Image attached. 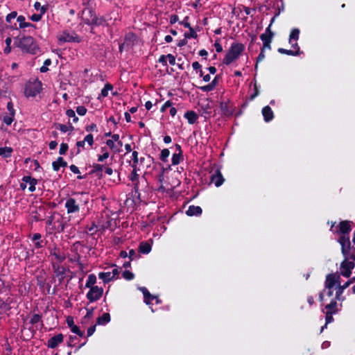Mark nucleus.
<instances>
[{
	"label": "nucleus",
	"instance_id": "1",
	"mask_svg": "<svg viewBox=\"0 0 355 355\" xmlns=\"http://www.w3.org/2000/svg\"><path fill=\"white\" fill-rule=\"evenodd\" d=\"M14 45L24 53L36 55L40 52V48L32 36H22L15 38Z\"/></svg>",
	"mask_w": 355,
	"mask_h": 355
},
{
	"label": "nucleus",
	"instance_id": "2",
	"mask_svg": "<svg viewBox=\"0 0 355 355\" xmlns=\"http://www.w3.org/2000/svg\"><path fill=\"white\" fill-rule=\"evenodd\" d=\"M245 50V46L242 43L233 42L225 54L223 63L227 66L236 60Z\"/></svg>",
	"mask_w": 355,
	"mask_h": 355
},
{
	"label": "nucleus",
	"instance_id": "3",
	"mask_svg": "<svg viewBox=\"0 0 355 355\" xmlns=\"http://www.w3.org/2000/svg\"><path fill=\"white\" fill-rule=\"evenodd\" d=\"M82 19L84 23L89 26H102L106 22L104 17H97L94 10L91 8H85L83 10Z\"/></svg>",
	"mask_w": 355,
	"mask_h": 355
},
{
	"label": "nucleus",
	"instance_id": "4",
	"mask_svg": "<svg viewBox=\"0 0 355 355\" xmlns=\"http://www.w3.org/2000/svg\"><path fill=\"white\" fill-rule=\"evenodd\" d=\"M352 221L350 220H341L337 226V230H334V227L336 225V222H331L330 230L335 234H339L340 236H345V237H349V233L352 230Z\"/></svg>",
	"mask_w": 355,
	"mask_h": 355
},
{
	"label": "nucleus",
	"instance_id": "5",
	"mask_svg": "<svg viewBox=\"0 0 355 355\" xmlns=\"http://www.w3.org/2000/svg\"><path fill=\"white\" fill-rule=\"evenodd\" d=\"M42 82L37 79L29 81L25 86L24 94L26 97H35L39 94L42 88Z\"/></svg>",
	"mask_w": 355,
	"mask_h": 355
},
{
	"label": "nucleus",
	"instance_id": "6",
	"mask_svg": "<svg viewBox=\"0 0 355 355\" xmlns=\"http://www.w3.org/2000/svg\"><path fill=\"white\" fill-rule=\"evenodd\" d=\"M338 242L341 246V252L343 257L345 259H349V255L352 254L351 252H355V248L351 245L349 237L340 236Z\"/></svg>",
	"mask_w": 355,
	"mask_h": 355
},
{
	"label": "nucleus",
	"instance_id": "7",
	"mask_svg": "<svg viewBox=\"0 0 355 355\" xmlns=\"http://www.w3.org/2000/svg\"><path fill=\"white\" fill-rule=\"evenodd\" d=\"M89 290L86 295V297L90 303L98 301L103 296V288L102 287L97 286L89 287Z\"/></svg>",
	"mask_w": 355,
	"mask_h": 355
},
{
	"label": "nucleus",
	"instance_id": "8",
	"mask_svg": "<svg viewBox=\"0 0 355 355\" xmlns=\"http://www.w3.org/2000/svg\"><path fill=\"white\" fill-rule=\"evenodd\" d=\"M28 237L33 243L35 249L43 248L48 243V241L40 233L31 234Z\"/></svg>",
	"mask_w": 355,
	"mask_h": 355
},
{
	"label": "nucleus",
	"instance_id": "9",
	"mask_svg": "<svg viewBox=\"0 0 355 355\" xmlns=\"http://www.w3.org/2000/svg\"><path fill=\"white\" fill-rule=\"evenodd\" d=\"M221 115L225 117H230L233 115L234 107L230 100L220 102Z\"/></svg>",
	"mask_w": 355,
	"mask_h": 355
},
{
	"label": "nucleus",
	"instance_id": "10",
	"mask_svg": "<svg viewBox=\"0 0 355 355\" xmlns=\"http://www.w3.org/2000/svg\"><path fill=\"white\" fill-rule=\"evenodd\" d=\"M355 263L354 261H349V259H345L341 263L340 268L341 275L345 277H349L352 275V270L354 268Z\"/></svg>",
	"mask_w": 355,
	"mask_h": 355
},
{
	"label": "nucleus",
	"instance_id": "11",
	"mask_svg": "<svg viewBox=\"0 0 355 355\" xmlns=\"http://www.w3.org/2000/svg\"><path fill=\"white\" fill-rule=\"evenodd\" d=\"M340 277L337 273H330L326 276L324 286L328 290L331 289L336 284H339Z\"/></svg>",
	"mask_w": 355,
	"mask_h": 355
},
{
	"label": "nucleus",
	"instance_id": "12",
	"mask_svg": "<svg viewBox=\"0 0 355 355\" xmlns=\"http://www.w3.org/2000/svg\"><path fill=\"white\" fill-rule=\"evenodd\" d=\"M65 208L68 214L77 213L80 211L79 205L77 203L76 200L73 198H69L67 200Z\"/></svg>",
	"mask_w": 355,
	"mask_h": 355
},
{
	"label": "nucleus",
	"instance_id": "13",
	"mask_svg": "<svg viewBox=\"0 0 355 355\" xmlns=\"http://www.w3.org/2000/svg\"><path fill=\"white\" fill-rule=\"evenodd\" d=\"M64 340V336L62 334H58L51 338L47 343V347L51 349L56 348Z\"/></svg>",
	"mask_w": 355,
	"mask_h": 355
},
{
	"label": "nucleus",
	"instance_id": "14",
	"mask_svg": "<svg viewBox=\"0 0 355 355\" xmlns=\"http://www.w3.org/2000/svg\"><path fill=\"white\" fill-rule=\"evenodd\" d=\"M52 268L55 276L59 279L60 283L65 278L66 268L60 265L52 263Z\"/></svg>",
	"mask_w": 355,
	"mask_h": 355
},
{
	"label": "nucleus",
	"instance_id": "15",
	"mask_svg": "<svg viewBox=\"0 0 355 355\" xmlns=\"http://www.w3.org/2000/svg\"><path fill=\"white\" fill-rule=\"evenodd\" d=\"M225 181V179L219 168L216 169L211 176V182L215 184L216 187L221 186Z\"/></svg>",
	"mask_w": 355,
	"mask_h": 355
},
{
	"label": "nucleus",
	"instance_id": "16",
	"mask_svg": "<svg viewBox=\"0 0 355 355\" xmlns=\"http://www.w3.org/2000/svg\"><path fill=\"white\" fill-rule=\"evenodd\" d=\"M221 78L220 75H216L213 80L207 85L201 86L199 89L204 92H209L213 91L218 84L219 79Z\"/></svg>",
	"mask_w": 355,
	"mask_h": 355
},
{
	"label": "nucleus",
	"instance_id": "17",
	"mask_svg": "<svg viewBox=\"0 0 355 355\" xmlns=\"http://www.w3.org/2000/svg\"><path fill=\"white\" fill-rule=\"evenodd\" d=\"M41 212H42L44 214H45L44 207L42 206H40L35 211H32L31 213L32 220L35 222L43 220L44 216L42 215Z\"/></svg>",
	"mask_w": 355,
	"mask_h": 355
},
{
	"label": "nucleus",
	"instance_id": "18",
	"mask_svg": "<svg viewBox=\"0 0 355 355\" xmlns=\"http://www.w3.org/2000/svg\"><path fill=\"white\" fill-rule=\"evenodd\" d=\"M103 167H104L103 164L94 163L93 164L92 169L90 171L89 174L94 175L95 177L98 179H101L103 177Z\"/></svg>",
	"mask_w": 355,
	"mask_h": 355
},
{
	"label": "nucleus",
	"instance_id": "19",
	"mask_svg": "<svg viewBox=\"0 0 355 355\" xmlns=\"http://www.w3.org/2000/svg\"><path fill=\"white\" fill-rule=\"evenodd\" d=\"M59 40L60 42H80L79 37L76 34L73 35L66 32L63 33V34L60 37Z\"/></svg>",
	"mask_w": 355,
	"mask_h": 355
},
{
	"label": "nucleus",
	"instance_id": "20",
	"mask_svg": "<svg viewBox=\"0 0 355 355\" xmlns=\"http://www.w3.org/2000/svg\"><path fill=\"white\" fill-rule=\"evenodd\" d=\"M21 180L22 182L28 184V190L30 192H33L35 191V186L37 184V180L30 175H26L24 176Z\"/></svg>",
	"mask_w": 355,
	"mask_h": 355
},
{
	"label": "nucleus",
	"instance_id": "21",
	"mask_svg": "<svg viewBox=\"0 0 355 355\" xmlns=\"http://www.w3.org/2000/svg\"><path fill=\"white\" fill-rule=\"evenodd\" d=\"M139 290L142 292L144 295V301L146 304H150L151 302L157 299V297L155 295H153L150 294V293L148 291V290L146 287H140ZM158 301V300H157Z\"/></svg>",
	"mask_w": 355,
	"mask_h": 355
},
{
	"label": "nucleus",
	"instance_id": "22",
	"mask_svg": "<svg viewBox=\"0 0 355 355\" xmlns=\"http://www.w3.org/2000/svg\"><path fill=\"white\" fill-rule=\"evenodd\" d=\"M262 114L266 122H269L274 118L273 112L269 105H266L262 108Z\"/></svg>",
	"mask_w": 355,
	"mask_h": 355
},
{
	"label": "nucleus",
	"instance_id": "23",
	"mask_svg": "<svg viewBox=\"0 0 355 355\" xmlns=\"http://www.w3.org/2000/svg\"><path fill=\"white\" fill-rule=\"evenodd\" d=\"M12 302V299L10 297H8L6 300L0 298V310L2 313H7L11 309V303Z\"/></svg>",
	"mask_w": 355,
	"mask_h": 355
},
{
	"label": "nucleus",
	"instance_id": "24",
	"mask_svg": "<svg viewBox=\"0 0 355 355\" xmlns=\"http://www.w3.org/2000/svg\"><path fill=\"white\" fill-rule=\"evenodd\" d=\"M50 254L51 256H54L55 258L60 262L62 263L66 259L65 254L62 252L60 248L55 247L52 248L50 251Z\"/></svg>",
	"mask_w": 355,
	"mask_h": 355
},
{
	"label": "nucleus",
	"instance_id": "25",
	"mask_svg": "<svg viewBox=\"0 0 355 355\" xmlns=\"http://www.w3.org/2000/svg\"><path fill=\"white\" fill-rule=\"evenodd\" d=\"M202 212V209L200 206L190 205L186 211L189 216H200Z\"/></svg>",
	"mask_w": 355,
	"mask_h": 355
},
{
	"label": "nucleus",
	"instance_id": "26",
	"mask_svg": "<svg viewBox=\"0 0 355 355\" xmlns=\"http://www.w3.org/2000/svg\"><path fill=\"white\" fill-rule=\"evenodd\" d=\"M67 166V162L64 161L62 157H58L57 159L52 163L53 171H58L60 167Z\"/></svg>",
	"mask_w": 355,
	"mask_h": 355
},
{
	"label": "nucleus",
	"instance_id": "27",
	"mask_svg": "<svg viewBox=\"0 0 355 355\" xmlns=\"http://www.w3.org/2000/svg\"><path fill=\"white\" fill-rule=\"evenodd\" d=\"M184 116L187 119L189 124H194L198 119V115L193 110L186 112Z\"/></svg>",
	"mask_w": 355,
	"mask_h": 355
},
{
	"label": "nucleus",
	"instance_id": "28",
	"mask_svg": "<svg viewBox=\"0 0 355 355\" xmlns=\"http://www.w3.org/2000/svg\"><path fill=\"white\" fill-rule=\"evenodd\" d=\"M56 223H58V226L55 225V230H56L58 232H64L65 229L69 226L68 223L67 221H64V219L61 216H59L57 218Z\"/></svg>",
	"mask_w": 355,
	"mask_h": 355
},
{
	"label": "nucleus",
	"instance_id": "29",
	"mask_svg": "<svg viewBox=\"0 0 355 355\" xmlns=\"http://www.w3.org/2000/svg\"><path fill=\"white\" fill-rule=\"evenodd\" d=\"M111 318L108 313H104L101 316L96 318L97 325H105L110 322Z\"/></svg>",
	"mask_w": 355,
	"mask_h": 355
},
{
	"label": "nucleus",
	"instance_id": "30",
	"mask_svg": "<svg viewBox=\"0 0 355 355\" xmlns=\"http://www.w3.org/2000/svg\"><path fill=\"white\" fill-rule=\"evenodd\" d=\"M151 245L146 241L141 242L139 245V252L144 254H148L151 251Z\"/></svg>",
	"mask_w": 355,
	"mask_h": 355
},
{
	"label": "nucleus",
	"instance_id": "31",
	"mask_svg": "<svg viewBox=\"0 0 355 355\" xmlns=\"http://www.w3.org/2000/svg\"><path fill=\"white\" fill-rule=\"evenodd\" d=\"M274 20H275V17H273L271 19L269 26L266 28L265 33H262L260 35V38H263V37H265L266 38H269V39L273 38L275 33L271 30V25L273 23Z\"/></svg>",
	"mask_w": 355,
	"mask_h": 355
},
{
	"label": "nucleus",
	"instance_id": "32",
	"mask_svg": "<svg viewBox=\"0 0 355 355\" xmlns=\"http://www.w3.org/2000/svg\"><path fill=\"white\" fill-rule=\"evenodd\" d=\"M26 18L23 15H19L17 18V21L19 23V26L20 28H24L26 27H35V26L31 23L26 22Z\"/></svg>",
	"mask_w": 355,
	"mask_h": 355
},
{
	"label": "nucleus",
	"instance_id": "33",
	"mask_svg": "<svg viewBox=\"0 0 355 355\" xmlns=\"http://www.w3.org/2000/svg\"><path fill=\"white\" fill-rule=\"evenodd\" d=\"M48 9V5L42 6L41 7V12L40 14H33L30 17V19L33 21H39L41 20L42 15L46 12Z\"/></svg>",
	"mask_w": 355,
	"mask_h": 355
},
{
	"label": "nucleus",
	"instance_id": "34",
	"mask_svg": "<svg viewBox=\"0 0 355 355\" xmlns=\"http://www.w3.org/2000/svg\"><path fill=\"white\" fill-rule=\"evenodd\" d=\"M13 149L11 147H1L0 148V156L3 158H9L12 156Z\"/></svg>",
	"mask_w": 355,
	"mask_h": 355
},
{
	"label": "nucleus",
	"instance_id": "35",
	"mask_svg": "<svg viewBox=\"0 0 355 355\" xmlns=\"http://www.w3.org/2000/svg\"><path fill=\"white\" fill-rule=\"evenodd\" d=\"M350 286V282H346L343 285L338 284V287L336 288V299L339 300L340 296L343 293L344 290L348 288Z\"/></svg>",
	"mask_w": 355,
	"mask_h": 355
},
{
	"label": "nucleus",
	"instance_id": "36",
	"mask_svg": "<svg viewBox=\"0 0 355 355\" xmlns=\"http://www.w3.org/2000/svg\"><path fill=\"white\" fill-rule=\"evenodd\" d=\"M98 278L101 279L104 284H107L112 281L110 272H101L98 273Z\"/></svg>",
	"mask_w": 355,
	"mask_h": 355
},
{
	"label": "nucleus",
	"instance_id": "37",
	"mask_svg": "<svg viewBox=\"0 0 355 355\" xmlns=\"http://www.w3.org/2000/svg\"><path fill=\"white\" fill-rule=\"evenodd\" d=\"M300 36V30L298 28H293L289 35V43L292 44L293 41H297Z\"/></svg>",
	"mask_w": 355,
	"mask_h": 355
},
{
	"label": "nucleus",
	"instance_id": "38",
	"mask_svg": "<svg viewBox=\"0 0 355 355\" xmlns=\"http://www.w3.org/2000/svg\"><path fill=\"white\" fill-rule=\"evenodd\" d=\"M96 283V276L94 274H90L88 275L87 280L85 284V287H92L96 286L95 284Z\"/></svg>",
	"mask_w": 355,
	"mask_h": 355
},
{
	"label": "nucleus",
	"instance_id": "39",
	"mask_svg": "<svg viewBox=\"0 0 355 355\" xmlns=\"http://www.w3.org/2000/svg\"><path fill=\"white\" fill-rule=\"evenodd\" d=\"M183 160V154L181 153H173L172 155L171 162L172 165L175 166L180 163Z\"/></svg>",
	"mask_w": 355,
	"mask_h": 355
},
{
	"label": "nucleus",
	"instance_id": "40",
	"mask_svg": "<svg viewBox=\"0 0 355 355\" xmlns=\"http://www.w3.org/2000/svg\"><path fill=\"white\" fill-rule=\"evenodd\" d=\"M326 311H334V314L338 312L337 302L336 300H331L330 304L325 306Z\"/></svg>",
	"mask_w": 355,
	"mask_h": 355
},
{
	"label": "nucleus",
	"instance_id": "41",
	"mask_svg": "<svg viewBox=\"0 0 355 355\" xmlns=\"http://www.w3.org/2000/svg\"><path fill=\"white\" fill-rule=\"evenodd\" d=\"M34 254H35L34 249L29 250L25 247L24 251L22 252L23 259L25 261H28L30 259L31 257H33Z\"/></svg>",
	"mask_w": 355,
	"mask_h": 355
},
{
	"label": "nucleus",
	"instance_id": "42",
	"mask_svg": "<svg viewBox=\"0 0 355 355\" xmlns=\"http://www.w3.org/2000/svg\"><path fill=\"white\" fill-rule=\"evenodd\" d=\"M277 51L281 54H285L288 55L296 56L299 55V53L297 51L288 50L284 48H279Z\"/></svg>",
	"mask_w": 355,
	"mask_h": 355
},
{
	"label": "nucleus",
	"instance_id": "43",
	"mask_svg": "<svg viewBox=\"0 0 355 355\" xmlns=\"http://www.w3.org/2000/svg\"><path fill=\"white\" fill-rule=\"evenodd\" d=\"M263 42V46L261 49H263L264 51L265 49H271V42L272 39L266 38L263 37V38H260Z\"/></svg>",
	"mask_w": 355,
	"mask_h": 355
},
{
	"label": "nucleus",
	"instance_id": "44",
	"mask_svg": "<svg viewBox=\"0 0 355 355\" xmlns=\"http://www.w3.org/2000/svg\"><path fill=\"white\" fill-rule=\"evenodd\" d=\"M101 151L103 152V153L102 155H99L98 156V162H104L106 159H107L109 157V153L107 151V149L105 147H102L101 148Z\"/></svg>",
	"mask_w": 355,
	"mask_h": 355
},
{
	"label": "nucleus",
	"instance_id": "45",
	"mask_svg": "<svg viewBox=\"0 0 355 355\" xmlns=\"http://www.w3.org/2000/svg\"><path fill=\"white\" fill-rule=\"evenodd\" d=\"M170 155V151L168 148H164L161 151L159 155V159L162 162H166L168 160V157Z\"/></svg>",
	"mask_w": 355,
	"mask_h": 355
},
{
	"label": "nucleus",
	"instance_id": "46",
	"mask_svg": "<svg viewBox=\"0 0 355 355\" xmlns=\"http://www.w3.org/2000/svg\"><path fill=\"white\" fill-rule=\"evenodd\" d=\"M113 86L110 83H107L101 89V95L103 97H106L108 95V92L112 90Z\"/></svg>",
	"mask_w": 355,
	"mask_h": 355
},
{
	"label": "nucleus",
	"instance_id": "47",
	"mask_svg": "<svg viewBox=\"0 0 355 355\" xmlns=\"http://www.w3.org/2000/svg\"><path fill=\"white\" fill-rule=\"evenodd\" d=\"M66 115L69 118H72L73 123H77L78 121V120H79L78 117L76 116L75 112L72 109H68L66 111Z\"/></svg>",
	"mask_w": 355,
	"mask_h": 355
},
{
	"label": "nucleus",
	"instance_id": "48",
	"mask_svg": "<svg viewBox=\"0 0 355 355\" xmlns=\"http://www.w3.org/2000/svg\"><path fill=\"white\" fill-rule=\"evenodd\" d=\"M138 152L137 151H133L132 154V164H131V166L132 168H137V164H139V157H138Z\"/></svg>",
	"mask_w": 355,
	"mask_h": 355
},
{
	"label": "nucleus",
	"instance_id": "49",
	"mask_svg": "<svg viewBox=\"0 0 355 355\" xmlns=\"http://www.w3.org/2000/svg\"><path fill=\"white\" fill-rule=\"evenodd\" d=\"M133 168V170L131 172V173L130 174V175L128 176V178H129L130 180H131L132 182H135L136 181L138 182L139 176L137 173V168Z\"/></svg>",
	"mask_w": 355,
	"mask_h": 355
},
{
	"label": "nucleus",
	"instance_id": "50",
	"mask_svg": "<svg viewBox=\"0 0 355 355\" xmlns=\"http://www.w3.org/2000/svg\"><path fill=\"white\" fill-rule=\"evenodd\" d=\"M51 64V60L48 58L46 59L44 62V65L40 67V71L41 73H46L49 71L48 66Z\"/></svg>",
	"mask_w": 355,
	"mask_h": 355
},
{
	"label": "nucleus",
	"instance_id": "51",
	"mask_svg": "<svg viewBox=\"0 0 355 355\" xmlns=\"http://www.w3.org/2000/svg\"><path fill=\"white\" fill-rule=\"evenodd\" d=\"M259 94V89L257 83L255 82L254 84V92L249 97V101H253Z\"/></svg>",
	"mask_w": 355,
	"mask_h": 355
},
{
	"label": "nucleus",
	"instance_id": "52",
	"mask_svg": "<svg viewBox=\"0 0 355 355\" xmlns=\"http://www.w3.org/2000/svg\"><path fill=\"white\" fill-rule=\"evenodd\" d=\"M40 322H42V315L38 313L33 314L30 320V323L31 324H35Z\"/></svg>",
	"mask_w": 355,
	"mask_h": 355
},
{
	"label": "nucleus",
	"instance_id": "53",
	"mask_svg": "<svg viewBox=\"0 0 355 355\" xmlns=\"http://www.w3.org/2000/svg\"><path fill=\"white\" fill-rule=\"evenodd\" d=\"M189 33H185L184 36L186 39H189V38H197L198 37V35L196 33V32L193 30V28L192 27L189 28Z\"/></svg>",
	"mask_w": 355,
	"mask_h": 355
},
{
	"label": "nucleus",
	"instance_id": "54",
	"mask_svg": "<svg viewBox=\"0 0 355 355\" xmlns=\"http://www.w3.org/2000/svg\"><path fill=\"white\" fill-rule=\"evenodd\" d=\"M70 329H71V332H73V334H76V335H78L80 337H83L85 335V332L83 331H81L79 327L76 324L74 326L71 327V328Z\"/></svg>",
	"mask_w": 355,
	"mask_h": 355
},
{
	"label": "nucleus",
	"instance_id": "55",
	"mask_svg": "<svg viewBox=\"0 0 355 355\" xmlns=\"http://www.w3.org/2000/svg\"><path fill=\"white\" fill-rule=\"evenodd\" d=\"M5 42H6V46L4 49L3 51H4L5 54H8L11 52L10 44L12 42V39L10 37H8L6 39Z\"/></svg>",
	"mask_w": 355,
	"mask_h": 355
},
{
	"label": "nucleus",
	"instance_id": "56",
	"mask_svg": "<svg viewBox=\"0 0 355 355\" xmlns=\"http://www.w3.org/2000/svg\"><path fill=\"white\" fill-rule=\"evenodd\" d=\"M15 115L6 114L3 117V121L6 125H10L14 121Z\"/></svg>",
	"mask_w": 355,
	"mask_h": 355
},
{
	"label": "nucleus",
	"instance_id": "57",
	"mask_svg": "<svg viewBox=\"0 0 355 355\" xmlns=\"http://www.w3.org/2000/svg\"><path fill=\"white\" fill-rule=\"evenodd\" d=\"M122 276L125 279L128 281H130L135 278V275L130 270H125L122 273Z\"/></svg>",
	"mask_w": 355,
	"mask_h": 355
},
{
	"label": "nucleus",
	"instance_id": "58",
	"mask_svg": "<svg viewBox=\"0 0 355 355\" xmlns=\"http://www.w3.org/2000/svg\"><path fill=\"white\" fill-rule=\"evenodd\" d=\"M106 145L111 148L112 150H114L115 153L119 152V149L116 148V144H114V141L111 139H108L106 141Z\"/></svg>",
	"mask_w": 355,
	"mask_h": 355
},
{
	"label": "nucleus",
	"instance_id": "59",
	"mask_svg": "<svg viewBox=\"0 0 355 355\" xmlns=\"http://www.w3.org/2000/svg\"><path fill=\"white\" fill-rule=\"evenodd\" d=\"M334 311H326V315H325V321L326 324H328L329 323H331L334 321Z\"/></svg>",
	"mask_w": 355,
	"mask_h": 355
},
{
	"label": "nucleus",
	"instance_id": "60",
	"mask_svg": "<svg viewBox=\"0 0 355 355\" xmlns=\"http://www.w3.org/2000/svg\"><path fill=\"white\" fill-rule=\"evenodd\" d=\"M55 214H56V212H53L51 216H50L46 221V224L48 225V226H51L53 225V224L55 225L56 223V220L54 222V219L55 218Z\"/></svg>",
	"mask_w": 355,
	"mask_h": 355
},
{
	"label": "nucleus",
	"instance_id": "61",
	"mask_svg": "<svg viewBox=\"0 0 355 355\" xmlns=\"http://www.w3.org/2000/svg\"><path fill=\"white\" fill-rule=\"evenodd\" d=\"M69 149V146L66 143H62L60 146L59 153L60 155H65Z\"/></svg>",
	"mask_w": 355,
	"mask_h": 355
},
{
	"label": "nucleus",
	"instance_id": "62",
	"mask_svg": "<svg viewBox=\"0 0 355 355\" xmlns=\"http://www.w3.org/2000/svg\"><path fill=\"white\" fill-rule=\"evenodd\" d=\"M87 108L83 106V105H80V106H78L76 107V112L80 115V116H84L87 113Z\"/></svg>",
	"mask_w": 355,
	"mask_h": 355
},
{
	"label": "nucleus",
	"instance_id": "63",
	"mask_svg": "<svg viewBox=\"0 0 355 355\" xmlns=\"http://www.w3.org/2000/svg\"><path fill=\"white\" fill-rule=\"evenodd\" d=\"M7 110L9 112V114L10 115H15V110L14 109L13 103L11 101H10L7 103Z\"/></svg>",
	"mask_w": 355,
	"mask_h": 355
},
{
	"label": "nucleus",
	"instance_id": "64",
	"mask_svg": "<svg viewBox=\"0 0 355 355\" xmlns=\"http://www.w3.org/2000/svg\"><path fill=\"white\" fill-rule=\"evenodd\" d=\"M85 142H87L90 146L94 144V137L92 134H88L84 138Z\"/></svg>",
	"mask_w": 355,
	"mask_h": 355
}]
</instances>
